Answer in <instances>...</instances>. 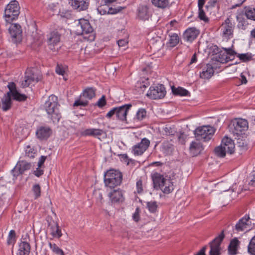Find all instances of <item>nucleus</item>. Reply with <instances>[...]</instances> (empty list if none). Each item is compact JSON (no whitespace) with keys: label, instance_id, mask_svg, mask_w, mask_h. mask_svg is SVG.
Listing matches in <instances>:
<instances>
[{"label":"nucleus","instance_id":"nucleus-1","mask_svg":"<svg viewBox=\"0 0 255 255\" xmlns=\"http://www.w3.org/2000/svg\"><path fill=\"white\" fill-rule=\"evenodd\" d=\"M9 89L1 100V109L3 111L6 112L9 110L11 107L12 101L11 97L17 101L23 102L26 100L27 97L25 94L19 93L16 89V85L14 82H10L7 85Z\"/></svg>","mask_w":255,"mask_h":255},{"label":"nucleus","instance_id":"nucleus-2","mask_svg":"<svg viewBox=\"0 0 255 255\" xmlns=\"http://www.w3.org/2000/svg\"><path fill=\"white\" fill-rule=\"evenodd\" d=\"M44 109L52 121L58 122L61 118L59 111L60 105L58 103L57 97L51 95L44 104Z\"/></svg>","mask_w":255,"mask_h":255},{"label":"nucleus","instance_id":"nucleus-3","mask_svg":"<svg viewBox=\"0 0 255 255\" xmlns=\"http://www.w3.org/2000/svg\"><path fill=\"white\" fill-rule=\"evenodd\" d=\"M155 188H159L163 193L169 194L174 190L173 183L171 180L165 178L158 173H155L152 176Z\"/></svg>","mask_w":255,"mask_h":255},{"label":"nucleus","instance_id":"nucleus-4","mask_svg":"<svg viewBox=\"0 0 255 255\" xmlns=\"http://www.w3.org/2000/svg\"><path fill=\"white\" fill-rule=\"evenodd\" d=\"M122 174L119 171L111 169L105 173V185L111 188L120 185L122 183Z\"/></svg>","mask_w":255,"mask_h":255},{"label":"nucleus","instance_id":"nucleus-5","mask_svg":"<svg viewBox=\"0 0 255 255\" xmlns=\"http://www.w3.org/2000/svg\"><path fill=\"white\" fill-rule=\"evenodd\" d=\"M215 131L213 127L204 126L196 128L194 130V135L197 140L207 141L212 138Z\"/></svg>","mask_w":255,"mask_h":255},{"label":"nucleus","instance_id":"nucleus-6","mask_svg":"<svg viewBox=\"0 0 255 255\" xmlns=\"http://www.w3.org/2000/svg\"><path fill=\"white\" fill-rule=\"evenodd\" d=\"M20 7L16 0H11L5 8V17L6 22L10 23L16 19L20 13Z\"/></svg>","mask_w":255,"mask_h":255},{"label":"nucleus","instance_id":"nucleus-7","mask_svg":"<svg viewBox=\"0 0 255 255\" xmlns=\"http://www.w3.org/2000/svg\"><path fill=\"white\" fill-rule=\"evenodd\" d=\"M131 107V104H126L114 108L107 114L106 117L111 118L114 115H116L117 119L125 121L127 119V113Z\"/></svg>","mask_w":255,"mask_h":255},{"label":"nucleus","instance_id":"nucleus-8","mask_svg":"<svg viewBox=\"0 0 255 255\" xmlns=\"http://www.w3.org/2000/svg\"><path fill=\"white\" fill-rule=\"evenodd\" d=\"M41 79V76L36 72V69L28 68L25 72L24 80L21 82L22 88L28 87L33 82L37 83Z\"/></svg>","mask_w":255,"mask_h":255},{"label":"nucleus","instance_id":"nucleus-9","mask_svg":"<svg viewBox=\"0 0 255 255\" xmlns=\"http://www.w3.org/2000/svg\"><path fill=\"white\" fill-rule=\"evenodd\" d=\"M232 125L233 127L232 129V132L237 136L244 134L245 131L248 128V122L245 119H235L232 121Z\"/></svg>","mask_w":255,"mask_h":255},{"label":"nucleus","instance_id":"nucleus-10","mask_svg":"<svg viewBox=\"0 0 255 255\" xmlns=\"http://www.w3.org/2000/svg\"><path fill=\"white\" fill-rule=\"evenodd\" d=\"M225 238L224 231L209 243L210 251L209 255H220L221 254V244Z\"/></svg>","mask_w":255,"mask_h":255},{"label":"nucleus","instance_id":"nucleus-11","mask_svg":"<svg viewBox=\"0 0 255 255\" xmlns=\"http://www.w3.org/2000/svg\"><path fill=\"white\" fill-rule=\"evenodd\" d=\"M166 91L162 84H158L156 86H151L147 93V96L152 99H159L164 98Z\"/></svg>","mask_w":255,"mask_h":255},{"label":"nucleus","instance_id":"nucleus-12","mask_svg":"<svg viewBox=\"0 0 255 255\" xmlns=\"http://www.w3.org/2000/svg\"><path fill=\"white\" fill-rule=\"evenodd\" d=\"M93 30L89 20L85 19H79L78 23L76 26V32L78 35L91 33Z\"/></svg>","mask_w":255,"mask_h":255},{"label":"nucleus","instance_id":"nucleus-13","mask_svg":"<svg viewBox=\"0 0 255 255\" xmlns=\"http://www.w3.org/2000/svg\"><path fill=\"white\" fill-rule=\"evenodd\" d=\"M8 31L11 36V41L13 43H17L21 40L22 30L19 24H12L8 28Z\"/></svg>","mask_w":255,"mask_h":255},{"label":"nucleus","instance_id":"nucleus-14","mask_svg":"<svg viewBox=\"0 0 255 255\" xmlns=\"http://www.w3.org/2000/svg\"><path fill=\"white\" fill-rule=\"evenodd\" d=\"M235 24L230 18H227L222 24L223 36L226 39L233 37Z\"/></svg>","mask_w":255,"mask_h":255},{"label":"nucleus","instance_id":"nucleus-15","mask_svg":"<svg viewBox=\"0 0 255 255\" xmlns=\"http://www.w3.org/2000/svg\"><path fill=\"white\" fill-rule=\"evenodd\" d=\"M150 141L146 138H143L139 143L132 147V151L135 155H141L147 150Z\"/></svg>","mask_w":255,"mask_h":255},{"label":"nucleus","instance_id":"nucleus-16","mask_svg":"<svg viewBox=\"0 0 255 255\" xmlns=\"http://www.w3.org/2000/svg\"><path fill=\"white\" fill-rule=\"evenodd\" d=\"M31 167V163L25 160L18 162L16 166L11 170V173L15 177L23 174L24 171L29 170Z\"/></svg>","mask_w":255,"mask_h":255},{"label":"nucleus","instance_id":"nucleus-17","mask_svg":"<svg viewBox=\"0 0 255 255\" xmlns=\"http://www.w3.org/2000/svg\"><path fill=\"white\" fill-rule=\"evenodd\" d=\"M250 218L249 215H246L244 217L240 219L235 227L233 228L234 233H238L244 231L250 225L248 222Z\"/></svg>","mask_w":255,"mask_h":255},{"label":"nucleus","instance_id":"nucleus-18","mask_svg":"<svg viewBox=\"0 0 255 255\" xmlns=\"http://www.w3.org/2000/svg\"><path fill=\"white\" fill-rule=\"evenodd\" d=\"M69 3L74 9L79 11L87 10L89 5V0H69Z\"/></svg>","mask_w":255,"mask_h":255},{"label":"nucleus","instance_id":"nucleus-19","mask_svg":"<svg viewBox=\"0 0 255 255\" xmlns=\"http://www.w3.org/2000/svg\"><path fill=\"white\" fill-rule=\"evenodd\" d=\"M98 10L99 12L102 14H114L119 12L121 9L114 8L111 6L110 4L107 3H102L101 2V5L99 6L98 8Z\"/></svg>","mask_w":255,"mask_h":255},{"label":"nucleus","instance_id":"nucleus-20","mask_svg":"<svg viewBox=\"0 0 255 255\" xmlns=\"http://www.w3.org/2000/svg\"><path fill=\"white\" fill-rule=\"evenodd\" d=\"M109 197L113 204H120L125 201L123 191L121 190H114L109 194Z\"/></svg>","mask_w":255,"mask_h":255},{"label":"nucleus","instance_id":"nucleus-21","mask_svg":"<svg viewBox=\"0 0 255 255\" xmlns=\"http://www.w3.org/2000/svg\"><path fill=\"white\" fill-rule=\"evenodd\" d=\"M52 130L48 127H40L36 131L37 137L41 140H46L51 134Z\"/></svg>","mask_w":255,"mask_h":255},{"label":"nucleus","instance_id":"nucleus-22","mask_svg":"<svg viewBox=\"0 0 255 255\" xmlns=\"http://www.w3.org/2000/svg\"><path fill=\"white\" fill-rule=\"evenodd\" d=\"M26 237L29 238V236L27 234L25 235V238H22L23 241H21L19 245L18 255H29L30 251V246L29 243L27 242Z\"/></svg>","mask_w":255,"mask_h":255},{"label":"nucleus","instance_id":"nucleus-23","mask_svg":"<svg viewBox=\"0 0 255 255\" xmlns=\"http://www.w3.org/2000/svg\"><path fill=\"white\" fill-rule=\"evenodd\" d=\"M199 34L198 30L194 27L188 28L183 33V37L187 41L192 42Z\"/></svg>","mask_w":255,"mask_h":255},{"label":"nucleus","instance_id":"nucleus-24","mask_svg":"<svg viewBox=\"0 0 255 255\" xmlns=\"http://www.w3.org/2000/svg\"><path fill=\"white\" fill-rule=\"evenodd\" d=\"M214 70L211 64H208L202 68V71L200 73V77L202 79H210L214 74Z\"/></svg>","mask_w":255,"mask_h":255},{"label":"nucleus","instance_id":"nucleus-25","mask_svg":"<svg viewBox=\"0 0 255 255\" xmlns=\"http://www.w3.org/2000/svg\"><path fill=\"white\" fill-rule=\"evenodd\" d=\"M190 152L193 156H197L203 150L201 143L196 141H192L189 147Z\"/></svg>","mask_w":255,"mask_h":255},{"label":"nucleus","instance_id":"nucleus-26","mask_svg":"<svg viewBox=\"0 0 255 255\" xmlns=\"http://www.w3.org/2000/svg\"><path fill=\"white\" fill-rule=\"evenodd\" d=\"M221 145L227 149V152L232 154L234 152L235 144L233 140L228 137H224L222 140Z\"/></svg>","mask_w":255,"mask_h":255},{"label":"nucleus","instance_id":"nucleus-27","mask_svg":"<svg viewBox=\"0 0 255 255\" xmlns=\"http://www.w3.org/2000/svg\"><path fill=\"white\" fill-rule=\"evenodd\" d=\"M61 34L57 31H52L48 36L47 42L49 45H53L58 43L60 40Z\"/></svg>","mask_w":255,"mask_h":255},{"label":"nucleus","instance_id":"nucleus-28","mask_svg":"<svg viewBox=\"0 0 255 255\" xmlns=\"http://www.w3.org/2000/svg\"><path fill=\"white\" fill-rule=\"evenodd\" d=\"M137 16L141 20H145L148 19L150 17V13L148 8L146 5H141L138 8Z\"/></svg>","mask_w":255,"mask_h":255},{"label":"nucleus","instance_id":"nucleus-29","mask_svg":"<svg viewBox=\"0 0 255 255\" xmlns=\"http://www.w3.org/2000/svg\"><path fill=\"white\" fill-rule=\"evenodd\" d=\"M239 243V241L236 238L231 240L228 247V252L229 255H236L237 254V249Z\"/></svg>","mask_w":255,"mask_h":255},{"label":"nucleus","instance_id":"nucleus-30","mask_svg":"<svg viewBox=\"0 0 255 255\" xmlns=\"http://www.w3.org/2000/svg\"><path fill=\"white\" fill-rule=\"evenodd\" d=\"M103 133H105L103 129L99 128H88L83 131V135H84L93 136L95 137L101 136Z\"/></svg>","mask_w":255,"mask_h":255},{"label":"nucleus","instance_id":"nucleus-31","mask_svg":"<svg viewBox=\"0 0 255 255\" xmlns=\"http://www.w3.org/2000/svg\"><path fill=\"white\" fill-rule=\"evenodd\" d=\"M171 89L173 94L176 96H187L190 95L188 91L180 87L175 88L174 86H172Z\"/></svg>","mask_w":255,"mask_h":255},{"label":"nucleus","instance_id":"nucleus-32","mask_svg":"<svg viewBox=\"0 0 255 255\" xmlns=\"http://www.w3.org/2000/svg\"><path fill=\"white\" fill-rule=\"evenodd\" d=\"M237 20L238 21V27L240 29H245L249 24L247 19L243 14H240L237 15Z\"/></svg>","mask_w":255,"mask_h":255},{"label":"nucleus","instance_id":"nucleus-33","mask_svg":"<svg viewBox=\"0 0 255 255\" xmlns=\"http://www.w3.org/2000/svg\"><path fill=\"white\" fill-rule=\"evenodd\" d=\"M51 234L53 237L59 238L62 235L61 229L57 222H54V225L50 228Z\"/></svg>","mask_w":255,"mask_h":255},{"label":"nucleus","instance_id":"nucleus-34","mask_svg":"<svg viewBox=\"0 0 255 255\" xmlns=\"http://www.w3.org/2000/svg\"><path fill=\"white\" fill-rule=\"evenodd\" d=\"M96 89L93 88H87L83 92V96L91 100L95 96Z\"/></svg>","mask_w":255,"mask_h":255},{"label":"nucleus","instance_id":"nucleus-35","mask_svg":"<svg viewBox=\"0 0 255 255\" xmlns=\"http://www.w3.org/2000/svg\"><path fill=\"white\" fill-rule=\"evenodd\" d=\"M214 152L218 157H224L226 155V152H227V149L221 145L215 148Z\"/></svg>","mask_w":255,"mask_h":255},{"label":"nucleus","instance_id":"nucleus-36","mask_svg":"<svg viewBox=\"0 0 255 255\" xmlns=\"http://www.w3.org/2000/svg\"><path fill=\"white\" fill-rule=\"evenodd\" d=\"M146 116V111L144 109L140 108L136 112V115L134 118V120L141 121L143 120Z\"/></svg>","mask_w":255,"mask_h":255},{"label":"nucleus","instance_id":"nucleus-37","mask_svg":"<svg viewBox=\"0 0 255 255\" xmlns=\"http://www.w3.org/2000/svg\"><path fill=\"white\" fill-rule=\"evenodd\" d=\"M152 3L155 6L159 8H165L168 4V0H151Z\"/></svg>","mask_w":255,"mask_h":255},{"label":"nucleus","instance_id":"nucleus-38","mask_svg":"<svg viewBox=\"0 0 255 255\" xmlns=\"http://www.w3.org/2000/svg\"><path fill=\"white\" fill-rule=\"evenodd\" d=\"M237 56L239 58L240 60L244 62H246L251 61L253 58V55L251 53H247L243 54L237 53Z\"/></svg>","mask_w":255,"mask_h":255},{"label":"nucleus","instance_id":"nucleus-39","mask_svg":"<svg viewBox=\"0 0 255 255\" xmlns=\"http://www.w3.org/2000/svg\"><path fill=\"white\" fill-rule=\"evenodd\" d=\"M245 16L247 19L255 21V8L249 7L245 11Z\"/></svg>","mask_w":255,"mask_h":255},{"label":"nucleus","instance_id":"nucleus-40","mask_svg":"<svg viewBox=\"0 0 255 255\" xmlns=\"http://www.w3.org/2000/svg\"><path fill=\"white\" fill-rule=\"evenodd\" d=\"M49 246L52 252L57 255H65L63 251L60 249L56 244L49 243Z\"/></svg>","mask_w":255,"mask_h":255},{"label":"nucleus","instance_id":"nucleus-41","mask_svg":"<svg viewBox=\"0 0 255 255\" xmlns=\"http://www.w3.org/2000/svg\"><path fill=\"white\" fill-rule=\"evenodd\" d=\"M148 211L151 213H154L157 211L158 205L156 201L147 202L146 203Z\"/></svg>","mask_w":255,"mask_h":255},{"label":"nucleus","instance_id":"nucleus-42","mask_svg":"<svg viewBox=\"0 0 255 255\" xmlns=\"http://www.w3.org/2000/svg\"><path fill=\"white\" fill-rule=\"evenodd\" d=\"M213 59L221 63H226L228 62V60H226L227 54H225V53H218L213 57Z\"/></svg>","mask_w":255,"mask_h":255},{"label":"nucleus","instance_id":"nucleus-43","mask_svg":"<svg viewBox=\"0 0 255 255\" xmlns=\"http://www.w3.org/2000/svg\"><path fill=\"white\" fill-rule=\"evenodd\" d=\"M248 252L251 255H255V236L250 241L248 246Z\"/></svg>","mask_w":255,"mask_h":255},{"label":"nucleus","instance_id":"nucleus-44","mask_svg":"<svg viewBox=\"0 0 255 255\" xmlns=\"http://www.w3.org/2000/svg\"><path fill=\"white\" fill-rule=\"evenodd\" d=\"M179 41V37L177 34L171 35L169 39V44L171 47L175 46Z\"/></svg>","mask_w":255,"mask_h":255},{"label":"nucleus","instance_id":"nucleus-45","mask_svg":"<svg viewBox=\"0 0 255 255\" xmlns=\"http://www.w3.org/2000/svg\"><path fill=\"white\" fill-rule=\"evenodd\" d=\"M237 145L242 150H247L248 148V144L245 139L239 138L237 141Z\"/></svg>","mask_w":255,"mask_h":255},{"label":"nucleus","instance_id":"nucleus-46","mask_svg":"<svg viewBox=\"0 0 255 255\" xmlns=\"http://www.w3.org/2000/svg\"><path fill=\"white\" fill-rule=\"evenodd\" d=\"M25 154L30 158H34L36 153V150L33 148L27 145L25 148Z\"/></svg>","mask_w":255,"mask_h":255},{"label":"nucleus","instance_id":"nucleus-47","mask_svg":"<svg viewBox=\"0 0 255 255\" xmlns=\"http://www.w3.org/2000/svg\"><path fill=\"white\" fill-rule=\"evenodd\" d=\"M15 241V232L11 230L8 234L7 243L8 245L14 244Z\"/></svg>","mask_w":255,"mask_h":255},{"label":"nucleus","instance_id":"nucleus-48","mask_svg":"<svg viewBox=\"0 0 255 255\" xmlns=\"http://www.w3.org/2000/svg\"><path fill=\"white\" fill-rule=\"evenodd\" d=\"M32 190L34 193L35 198H37L40 196L41 188L40 185L38 184H35L32 188Z\"/></svg>","mask_w":255,"mask_h":255},{"label":"nucleus","instance_id":"nucleus-49","mask_svg":"<svg viewBox=\"0 0 255 255\" xmlns=\"http://www.w3.org/2000/svg\"><path fill=\"white\" fill-rule=\"evenodd\" d=\"M166 134L168 135H173L176 133V130L173 127L166 126L164 129Z\"/></svg>","mask_w":255,"mask_h":255},{"label":"nucleus","instance_id":"nucleus-50","mask_svg":"<svg viewBox=\"0 0 255 255\" xmlns=\"http://www.w3.org/2000/svg\"><path fill=\"white\" fill-rule=\"evenodd\" d=\"M198 17L205 22L208 21V18L206 16L205 12L203 8L199 9Z\"/></svg>","mask_w":255,"mask_h":255},{"label":"nucleus","instance_id":"nucleus-51","mask_svg":"<svg viewBox=\"0 0 255 255\" xmlns=\"http://www.w3.org/2000/svg\"><path fill=\"white\" fill-rule=\"evenodd\" d=\"M106 105V100L105 95H103L102 97L98 100L97 103L95 104L99 108H102Z\"/></svg>","mask_w":255,"mask_h":255},{"label":"nucleus","instance_id":"nucleus-52","mask_svg":"<svg viewBox=\"0 0 255 255\" xmlns=\"http://www.w3.org/2000/svg\"><path fill=\"white\" fill-rule=\"evenodd\" d=\"M139 213H140L139 208H136L135 209V212L132 215V219L136 222H138L140 220Z\"/></svg>","mask_w":255,"mask_h":255},{"label":"nucleus","instance_id":"nucleus-53","mask_svg":"<svg viewBox=\"0 0 255 255\" xmlns=\"http://www.w3.org/2000/svg\"><path fill=\"white\" fill-rule=\"evenodd\" d=\"M136 191L138 194L141 193L143 191L142 182L141 179L138 180L136 182Z\"/></svg>","mask_w":255,"mask_h":255},{"label":"nucleus","instance_id":"nucleus-54","mask_svg":"<svg viewBox=\"0 0 255 255\" xmlns=\"http://www.w3.org/2000/svg\"><path fill=\"white\" fill-rule=\"evenodd\" d=\"M88 104V102L87 101H83L80 100H76L74 102V103L73 104V106L74 107H78L79 106H82L83 107H85V106H87Z\"/></svg>","mask_w":255,"mask_h":255},{"label":"nucleus","instance_id":"nucleus-55","mask_svg":"<svg viewBox=\"0 0 255 255\" xmlns=\"http://www.w3.org/2000/svg\"><path fill=\"white\" fill-rule=\"evenodd\" d=\"M150 45L151 48H153L155 50H158L160 49L161 42L159 40H156L155 44H154L152 41H150Z\"/></svg>","mask_w":255,"mask_h":255},{"label":"nucleus","instance_id":"nucleus-56","mask_svg":"<svg viewBox=\"0 0 255 255\" xmlns=\"http://www.w3.org/2000/svg\"><path fill=\"white\" fill-rule=\"evenodd\" d=\"M224 50L226 51V53L225 54H227V55H230L231 56H234L235 55H237V53L232 48H224Z\"/></svg>","mask_w":255,"mask_h":255},{"label":"nucleus","instance_id":"nucleus-57","mask_svg":"<svg viewBox=\"0 0 255 255\" xmlns=\"http://www.w3.org/2000/svg\"><path fill=\"white\" fill-rule=\"evenodd\" d=\"M55 71L56 73L61 75H64L65 73V70L64 68L58 64L56 67Z\"/></svg>","mask_w":255,"mask_h":255},{"label":"nucleus","instance_id":"nucleus-58","mask_svg":"<svg viewBox=\"0 0 255 255\" xmlns=\"http://www.w3.org/2000/svg\"><path fill=\"white\" fill-rule=\"evenodd\" d=\"M33 173L36 176L39 177L43 174V171L38 167L36 170L34 171Z\"/></svg>","mask_w":255,"mask_h":255},{"label":"nucleus","instance_id":"nucleus-59","mask_svg":"<svg viewBox=\"0 0 255 255\" xmlns=\"http://www.w3.org/2000/svg\"><path fill=\"white\" fill-rule=\"evenodd\" d=\"M118 44L120 47L125 46L127 43L128 41L126 39H120L117 41Z\"/></svg>","mask_w":255,"mask_h":255},{"label":"nucleus","instance_id":"nucleus-60","mask_svg":"<svg viewBox=\"0 0 255 255\" xmlns=\"http://www.w3.org/2000/svg\"><path fill=\"white\" fill-rule=\"evenodd\" d=\"M47 157L45 156H41L39 160L38 163V167H41V166L43 165L44 162H45Z\"/></svg>","mask_w":255,"mask_h":255},{"label":"nucleus","instance_id":"nucleus-61","mask_svg":"<svg viewBox=\"0 0 255 255\" xmlns=\"http://www.w3.org/2000/svg\"><path fill=\"white\" fill-rule=\"evenodd\" d=\"M207 249V246L203 247L195 255H206L205 251Z\"/></svg>","mask_w":255,"mask_h":255},{"label":"nucleus","instance_id":"nucleus-62","mask_svg":"<svg viewBox=\"0 0 255 255\" xmlns=\"http://www.w3.org/2000/svg\"><path fill=\"white\" fill-rule=\"evenodd\" d=\"M205 4V0H198V6L199 9L203 8V7Z\"/></svg>","mask_w":255,"mask_h":255},{"label":"nucleus","instance_id":"nucleus-63","mask_svg":"<svg viewBox=\"0 0 255 255\" xmlns=\"http://www.w3.org/2000/svg\"><path fill=\"white\" fill-rule=\"evenodd\" d=\"M196 61H197L196 54L194 53L191 58V61L190 62V64H192V63H194L196 62Z\"/></svg>","mask_w":255,"mask_h":255},{"label":"nucleus","instance_id":"nucleus-64","mask_svg":"<svg viewBox=\"0 0 255 255\" xmlns=\"http://www.w3.org/2000/svg\"><path fill=\"white\" fill-rule=\"evenodd\" d=\"M253 178L251 180L252 185L255 186V170L253 172Z\"/></svg>","mask_w":255,"mask_h":255}]
</instances>
